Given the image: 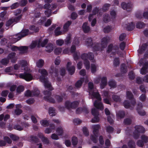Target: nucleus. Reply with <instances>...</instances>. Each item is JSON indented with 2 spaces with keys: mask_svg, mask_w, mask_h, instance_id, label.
Listing matches in <instances>:
<instances>
[{
  "mask_svg": "<svg viewBox=\"0 0 148 148\" xmlns=\"http://www.w3.org/2000/svg\"><path fill=\"white\" fill-rule=\"evenodd\" d=\"M110 40V38L109 37L106 36L101 39L100 44L97 43L92 44L91 38H88L85 41V44L87 47H92L93 50L95 51L101 50L105 48L107 46V43L109 42Z\"/></svg>",
  "mask_w": 148,
  "mask_h": 148,
  "instance_id": "nucleus-1",
  "label": "nucleus"
},
{
  "mask_svg": "<svg viewBox=\"0 0 148 148\" xmlns=\"http://www.w3.org/2000/svg\"><path fill=\"white\" fill-rule=\"evenodd\" d=\"M39 73L41 74L40 77V81L44 83L45 87L48 88L50 90H53V88L51 83L48 82L47 78L46 77L47 75V73L46 70L44 69H40L38 71Z\"/></svg>",
  "mask_w": 148,
  "mask_h": 148,
  "instance_id": "nucleus-2",
  "label": "nucleus"
},
{
  "mask_svg": "<svg viewBox=\"0 0 148 148\" xmlns=\"http://www.w3.org/2000/svg\"><path fill=\"white\" fill-rule=\"evenodd\" d=\"M81 58L84 61V64L87 69H89L90 67V62L87 60L88 58L93 62H95V60L94 59V55L91 52H89L88 54L86 53L83 54L81 56Z\"/></svg>",
  "mask_w": 148,
  "mask_h": 148,
  "instance_id": "nucleus-3",
  "label": "nucleus"
},
{
  "mask_svg": "<svg viewBox=\"0 0 148 148\" xmlns=\"http://www.w3.org/2000/svg\"><path fill=\"white\" fill-rule=\"evenodd\" d=\"M88 86L90 96H91L92 98H96L98 101L101 100V98L97 90L95 88H94L93 83L91 82H89L88 84Z\"/></svg>",
  "mask_w": 148,
  "mask_h": 148,
  "instance_id": "nucleus-4",
  "label": "nucleus"
},
{
  "mask_svg": "<svg viewBox=\"0 0 148 148\" xmlns=\"http://www.w3.org/2000/svg\"><path fill=\"white\" fill-rule=\"evenodd\" d=\"M29 30L25 29L22 30L21 32L18 33L15 35H14L12 39L13 43L16 42L20 40L21 38L23 37L28 34Z\"/></svg>",
  "mask_w": 148,
  "mask_h": 148,
  "instance_id": "nucleus-5",
  "label": "nucleus"
},
{
  "mask_svg": "<svg viewBox=\"0 0 148 148\" xmlns=\"http://www.w3.org/2000/svg\"><path fill=\"white\" fill-rule=\"evenodd\" d=\"M48 42V40L47 39H43L42 38H41L39 39L38 42L37 41L33 42L29 47L31 49H33L36 47L37 44H38V47L41 46L42 47H43Z\"/></svg>",
  "mask_w": 148,
  "mask_h": 148,
  "instance_id": "nucleus-6",
  "label": "nucleus"
},
{
  "mask_svg": "<svg viewBox=\"0 0 148 148\" xmlns=\"http://www.w3.org/2000/svg\"><path fill=\"white\" fill-rule=\"evenodd\" d=\"M100 79H101V82L100 84V88L103 89L105 88L107 84V78L106 77H103L101 78L99 77H98L95 79V83L96 84L99 83Z\"/></svg>",
  "mask_w": 148,
  "mask_h": 148,
  "instance_id": "nucleus-7",
  "label": "nucleus"
},
{
  "mask_svg": "<svg viewBox=\"0 0 148 148\" xmlns=\"http://www.w3.org/2000/svg\"><path fill=\"white\" fill-rule=\"evenodd\" d=\"M93 130V135H92L91 139L95 143L97 142V136L98 135V131L100 128V126L99 125H94L92 126Z\"/></svg>",
  "mask_w": 148,
  "mask_h": 148,
  "instance_id": "nucleus-8",
  "label": "nucleus"
},
{
  "mask_svg": "<svg viewBox=\"0 0 148 148\" xmlns=\"http://www.w3.org/2000/svg\"><path fill=\"white\" fill-rule=\"evenodd\" d=\"M25 72L24 73L19 75V78L24 79L27 81H29L33 79V75L30 73Z\"/></svg>",
  "mask_w": 148,
  "mask_h": 148,
  "instance_id": "nucleus-9",
  "label": "nucleus"
},
{
  "mask_svg": "<svg viewBox=\"0 0 148 148\" xmlns=\"http://www.w3.org/2000/svg\"><path fill=\"white\" fill-rule=\"evenodd\" d=\"M79 103L77 101L71 102L69 101L65 102V105L66 108L68 109H74L76 108L78 105Z\"/></svg>",
  "mask_w": 148,
  "mask_h": 148,
  "instance_id": "nucleus-10",
  "label": "nucleus"
},
{
  "mask_svg": "<svg viewBox=\"0 0 148 148\" xmlns=\"http://www.w3.org/2000/svg\"><path fill=\"white\" fill-rule=\"evenodd\" d=\"M135 131L134 133V137L135 138H137L139 136V133H143L145 131L144 128L141 126L136 125L135 127Z\"/></svg>",
  "mask_w": 148,
  "mask_h": 148,
  "instance_id": "nucleus-11",
  "label": "nucleus"
},
{
  "mask_svg": "<svg viewBox=\"0 0 148 148\" xmlns=\"http://www.w3.org/2000/svg\"><path fill=\"white\" fill-rule=\"evenodd\" d=\"M92 113L94 116V118L91 120V122L93 123H95L98 122L99 119L98 116L99 115L98 111L95 108H92Z\"/></svg>",
  "mask_w": 148,
  "mask_h": 148,
  "instance_id": "nucleus-12",
  "label": "nucleus"
},
{
  "mask_svg": "<svg viewBox=\"0 0 148 148\" xmlns=\"http://www.w3.org/2000/svg\"><path fill=\"white\" fill-rule=\"evenodd\" d=\"M21 70H23L25 72H28L29 70V68L28 67V62L25 60H22L19 62Z\"/></svg>",
  "mask_w": 148,
  "mask_h": 148,
  "instance_id": "nucleus-13",
  "label": "nucleus"
},
{
  "mask_svg": "<svg viewBox=\"0 0 148 148\" xmlns=\"http://www.w3.org/2000/svg\"><path fill=\"white\" fill-rule=\"evenodd\" d=\"M46 20V19L45 17L41 18L37 23L38 25H43L45 27H48L50 25L51 23V20L49 19H48L45 23Z\"/></svg>",
  "mask_w": 148,
  "mask_h": 148,
  "instance_id": "nucleus-14",
  "label": "nucleus"
},
{
  "mask_svg": "<svg viewBox=\"0 0 148 148\" xmlns=\"http://www.w3.org/2000/svg\"><path fill=\"white\" fill-rule=\"evenodd\" d=\"M44 94L46 95V96L44 97L45 100L52 103L55 102V100L50 96L51 94V92L46 91L44 92Z\"/></svg>",
  "mask_w": 148,
  "mask_h": 148,
  "instance_id": "nucleus-15",
  "label": "nucleus"
},
{
  "mask_svg": "<svg viewBox=\"0 0 148 148\" xmlns=\"http://www.w3.org/2000/svg\"><path fill=\"white\" fill-rule=\"evenodd\" d=\"M71 62H68L67 64L66 69L69 73L72 75L75 72V67L73 66H71Z\"/></svg>",
  "mask_w": 148,
  "mask_h": 148,
  "instance_id": "nucleus-16",
  "label": "nucleus"
},
{
  "mask_svg": "<svg viewBox=\"0 0 148 148\" xmlns=\"http://www.w3.org/2000/svg\"><path fill=\"white\" fill-rule=\"evenodd\" d=\"M136 103L135 100L133 99L131 101V103H130L127 100L125 101L123 103V106L125 108H128L134 106Z\"/></svg>",
  "mask_w": 148,
  "mask_h": 148,
  "instance_id": "nucleus-17",
  "label": "nucleus"
},
{
  "mask_svg": "<svg viewBox=\"0 0 148 148\" xmlns=\"http://www.w3.org/2000/svg\"><path fill=\"white\" fill-rule=\"evenodd\" d=\"M119 50V47L116 46H113L112 44L110 45L108 47L107 51L110 52L112 51V53L117 52Z\"/></svg>",
  "mask_w": 148,
  "mask_h": 148,
  "instance_id": "nucleus-18",
  "label": "nucleus"
},
{
  "mask_svg": "<svg viewBox=\"0 0 148 148\" xmlns=\"http://www.w3.org/2000/svg\"><path fill=\"white\" fill-rule=\"evenodd\" d=\"M148 62H146L144 64L143 67L140 71V73L142 75L145 74L148 72Z\"/></svg>",
  "mask_w": 148,
  "mask_h": 148,
  "instance_id": "nucleus-19",
  "label": "nucleus"
},
{
  "mask_svg": "<svg viewBox=\"0 0 148 148\" xmlns=\"http://www.w3.org/2000/svg\"><path fill=\"white\" fill-rule=\"evenodd\" d=\"M121 6L123 9L127 10V11H129L128 9L132 7V5L131 3H128L127 4L124 2L122 3Z\"/></svg>",
  "mask_w": 148,
  "mask_h": 148,
  "instance_id": "nucleus-20",
  "label": "nucleus"
},
{
  "mask_svg": "<svg viewBox=\"0 0 148 148\" xmlns=\"http://www.w3.org/2000/svg\"><path fill=\"white\" fill-rule=\"evenodd\" d=\"M94 105L96 108L101 110H102L104 108L102 103L101 102L98 101H96L95 102Z\"/></svg>",
  "mask_w": 148,
  "mask_h": 148,
  "instance_id": "nucleus-21",
  "label": "nucleus"
},
{
  "mask_svg": "<svg viewBox=\"0 0 148 148\" xmlns=\"http://www.w3.org/2000/svg\"><path fill=\"white\" fill-rule=\"evenodd\" d=\"M36 91H37V94H33L32 92H31L29 90H28L25 92V96L27 97L37 96L40 93V92L39 90H37Z\"/></svg>",
  "mask_w": 148,
  "mask_h": 148,
  "instance_id": "nucleus-22",
  "label": "nucleus"
},
{
  "mask_svg": "<svg viewBox=\"0 0 148 148\" xmlns=\"http://www.w3.org/2000/svg\"><path fill=\"white\" fill-rule=\"evenodd\" d=\"M82 28L83 31L85 33H88L90 30V28L88 25L87 23L86 22L84 23L82 26Z\"/></svg>",
  "mask_w": 148,
  "mask_h": 148,
  "instance_id": "nucleus-23",
  "label": "nucleus"
},
{
  "mask_svg": "<svg viewBox=\"0 0 148 148\" xmlns=\"http://www.w3.org/2000/svg\"><path fill=\"white\" fill-rule=\"evenodd\" d=\"M142 107V105L141 103L138 105L137 110L138 114L141 115H144L146 113L144 111L141 109Z\"/></svg>",
  "mask_w": 148,
  "mask_h": 148,
  "instance_id": "nucleus-24",
  "label": "nucleus"
},
{
  "mask_svg": "<svg viewBox=\"0 0 148 148\" xmlns=\"http://www.w3.org/2000/svg\"><path fill=\"white\" fill-rule=\"evenodd\" d=\"M55 129V127L53 124H51L49 127H47L45 129V132L46 134H49L51 133Z\"/></svg>",
  "mask_w": 148,
  "mask_h": 148,
  "instance_id": "nucleus-25",
  "label": "nucleus"
},
{
  "mask_svg": "<svg viewBox=\"0 0 148 148\" xmlns=\"http://www.w3.org/2000/svg\"><path fill=\"white\" fill-rule=\"evenodd\" d=\"M54 48L53 45L51 44H49L46 47V51L48 52H50L53 51Z\"/></svg>",
  "mask_w": 148,
  "mask_h": 148,
  "instance_id": "nucleus-26",
  "label": "nucleus"
},
{
  "mask_svg": "<svg viewBox=\"0 0 148 148\" xmlns=\"http://www.w3.org/2000/svg\"><path fill=\"white\" fill-rule=\"evenodd\" d=\"M82 111L87 113L88 112V110L86 107H84L83 109L81 108H79L77 109L76 112L77 114H79L81 113Z\"/></svg>",
  "mask_w": 148,
  "mask_h": 148,
  "instance_id": "nucleus-27",
  "label": "nucleus"
},
{
  "mask_svg": "<svg viewBox=\"0 0 148 148\" xmlns=\"http://www.w3.org/2000/svg\"><path fill=\"white\" fill-rule=\"evenodd\" d=\"M98 67V65L95 64H91V70L92 73H95L97 71Z\"/></svg>",
  "mask_w": 148,
  "mask_h": 148,
  "instance_id": "nucleus-28",
  "label": "nucleus"
},
{
  "mask_svg": "<svg viewBox=\"0 0 148 148\" xmlns=\"http://www.w3.org/2000/svg\"><path fill=\"white\" fill-rule=\"evenodd\" d=\"M44 61L42 59H40L38 60L36 62V66L39 68L42 67L44 65Z\"/></svg>",
  "mask_w": 148,
  "mask_h": 148,
  "instance_id": "nucleus-29",
  "label": "nucleus"
},
{
  "mask_svg": "<svg viewBox=\"0 0 148 148\" xmlns=\"http://www.w3.org/2000/svg\"><path fill=\"white\" fill-rule=\"evenodd\" d=\"M125 115V112L123 111H119L116 114L117 116L118 119L123 118Z\"/></svg>",
  "mask_w": 148,
  "mask_h": 148,
  "instance_id": "nucleus-30",
  "label": "nucleus"
},
{
  "mask_svg": "<svg viewBox=\"0 0 148 148\" xmlns=\"http://www.w3.org/2000/svg\"><path fill=\"white\" fill-rule=\"evenodd\" d=\"M147 45V44H143L142 47H140L138 50V52L139 53L141 54L143 51L145 50Z\"/></svg>",
  "mask_w": 148,
  "mask_h": 148,
  "instance_id": "nucleus-31",
  "label": "nucleus"
},
{
  "mask_svg": "<svg viewBox=\"0 0 148 148\" xmlns=\"http://www.w3.org/2000/svg\"><path fill=\"white\" fill-rule=\"evenodd\" d=\"M84 80V78H81L78 80L75 84V86L77 88H79L82 86L83 82Z\"/></svg>",
  "mask_w": 148,
  "mask_h": 148,
  "instance_id": "nucleus-32",
  "label": "nucleus"
},
{
  "mask_svg": "<svg viewBox=\"0 0 148 148\" xmlns=\"http://www.w3.org/2000/svg\"><path fill=\"white\" fill-rule=\"evenodd\" d=\"M40 136L39 137L40 138H42V141L46 144H48L49 143V141L48 139L45 137L43 136L42 134H40Z\"/></svg>",
  "mask_w": 148,
  "mask_h": 148,
  "instance_id": "nucleus-33",
  "label": "nucleus"
},
{
  "mask_svg": "<svg viewBox=\"0 0 148 148\" xmlns=\"http://www.w3.org/2000/svg\"><path fill=\"white\" fill-rule=\"evenodd\" d=\"M56 132L59 136L62 135L64 133V132L62 128L60 127H58L56 130Z\"/></svg>",
  "mask_w": 148,
  "mask_h": 148,
  "instance_id": "nucleus-34",
  "label": "nucleus"
},
{
  "mask_svg": "<svg viewBox=\"0 0 148 148\" xmlns=\"http://www.w3.org/2000/svg\"><path fill=\"white\" fill-rule=\"evenodd\" d=\"M108 84L109 86L111 88H115L116 86V83L113 80H110L109 81Z\"/></svg>",
  "mask_w": 148,
  "mask_h": 148,
  "instance_id": "nucleus-35",
  "label": "nucleus"
},
{
  "mask_svg": "<svg viewBox=\"0 0 148 148\" xmlns=\"http://www.w3.org/2000/svg\"><path fill=\"white\" fill-rule=\"evenodd\" d=\"M113 100L115 102H119L121 101V99L119 96L116 95H114L112 96Z\"/></svg>",
  "mask_w": 148,
  "mask_h": 148,
  "instance_id": "nucleus-36",
  "label": "nucleus"
},
{
  "mask_svg": "<svg viewBox=\"0 0 148 148\" xmlns=\"http://www.w3.org/2000/svg\"><path fill=\"white\" fill-rule=\"evenodd\" d=\"M71 24V22L70 21H68L64 25L63 31L64 32H66L68 30V28Z\"/></svg>",
  "mask_w": 148,
  "mask_h": 148,
  "instance_id": "nucleus-37",
  "label": "nucleus"
},
{
  "mask_svg": "<svg viewBox=\"0 0 148 148\" xmlns=\"http://www.w3.org/2000/svg\"><path fill=\"white\" fill-rule=\"evenodd\" d=\"M7 8H8L6 7H2L1 8V9L4 10L1 13V18H3L4 16L6 14L7 12L6 10Z\"/></svg>",
  "mask_w": 148,
  "mask_h": 148,
  "instance_id": "nucleus-38",
  "label": "nucleus"
},
{
  "mask_svg": "<svg viewBox=\"0 0 148 148\" xmlns=\"http://www.w3.org/2000/svg\"><path fill=\"white\" fill-rule=\"evenodd\" d=\"M49 114L51 116H55L56 114V111L54 108L51 107L49 109Z\"/></svg>",
  "mask_w": 148,
  "mask_h": 148,
  "instance_id": "nucleus-39",
  "label": "nucleus"
},
{
  "mask_svg": "<svg viewBox=\"0 0 148 148\" xmlns=\"http://www.w3.org/2000/svg\"><path fill=\"white\" fill-rule=\"evenodd\" d=\"M134 27V25L132 23L128 24L126 28L128 30L131 31L133 29Z\"/></svg>",
  "mask_w": 148,
  "mask_h": 148,
  "instance_id": "nucleus-40",
  "label": "nucleus"
},
{
  "mask_svg": "<svg viewBox=\"0 0 148 148\" xmlns=\"http://www.w3.org/2000/svg\"><path fill=\"white\" fill-rule=\"evenodd\" d=\"M28 47L26 46H21L19 47V50L22 53H24L27 51Z\"/></svg>",
  "mask_w": 148,
  "mask_h": 148,
  "instance_id": "nucleus-41",
  "label": "nucleus"
},
{
  "mask_svg": "<svg viewBox=\"0 0 148 148\" xmlns=\"http://www.w3.org/2000/svg\"><path fill=\"white\" fill-rule=\"evenodd\" d=\"M60 27H58L55 30V35L58 36L62 34V32L60 31Z\"/></svg>",
  "mask_w": 148,
  "mask_h": 148,
  "instance_id": "nucleus-42",
  "label": "nucleus"
},
{
  "mask_svg": "<svg viewBox=\"0 0 148 148\" xmlns=\"http://www.w3.org/2000/svg\"><path fill=\"white\" fill-rule=\"evenodd\" d=\"M10 118V116L9 115L7 114H6L4 116L3 114L1 115V121L3 118L4 121H6L8 120Z\"/></svg>",
  "mask_w": 148,
  "mask_h": 148,
  "instance_id": "nucleus-43",
  "label": "nucleus"
},
{
  "mask_svg": "<svg viewBox=\"0 0 148 148\" xmlns=\"http://www.w3.org/2000/svg\"><path fill=\"white\" fill-rule=\"evenodd\" d=\"M24 90V87L22 86H19L16 89V91L17 93H20L23 91Z\"/></svg>",
  "mask_w": 148,
  "mask_h": 148,
  "instance_id": "nucleus-44",
  "label": "nucleus"
},
{
  "mask_svg": "<svg viewBox=\"0 0 148 148\" xmlns=\"http://www.w3.org/2000/svg\"><path fill=\"white\" fill-rule=\"evenodd\" d=\"M41 124L43 126L46 127L48 126L49 123L47 120H43L40 121Z\"/></svg>",
  "mask_w": 148,
  "mask_h": 148,
  "instance_id": "nucleus-45",
  "label": "nucleus"
},
{
  "mask_svg": "<svg viewBox=\"0 0 148 148\" xmlns=\"http://www.w3.org/2000/svg\"><path fill=\"white\" fill-rule=\"evenodd\" d=\"M141 138L144 143H146L148 142V137L145 135H142Z\"/></svg>",
  "mask_w": 148,
  "mask_h": 148,
  "instance_id": "nucleus-46",
  "label": "nucleus"
},
{
  "mask_svg": "<svg viewBox=\"0 0 148 148\" xmlns=\"http://www.w3.org/2000/svg\"><path fill=\"white\" fill-rule=\"evenodd\" d=\"M133 96L132 93L129 91H127L126 92V97L127 98L130 99L133 97Z\"/></svg>",
  "mask_w": 148,
  "mask_h": 148,
  "instance_id": "nucleus-47",
  "label": "nucleus"
},
{
  "mask_svg": "<svg viewBox=\"0 0 148 148\" xmlns=\"http://www.w3.org/2000/svg\"><path fill=\"white\" fill-rule=\"evenodd\" d=\"M15 23L13 21V19L12 18L11 19H9L8 21L6 23V26L7 27L10 26L13 23Z\"/></svg>",
  "mask_w": 148,
  "mask_h": 148,
  "instance_id": "nucleus-48",
  "label": "nucleus"
},
{
  "mask_svg": "<svg viewBox=\"0 0 148 148\" xmlns=\"http://www.w3.org/2000/svg\"><path fill=\"white\" fill-rule=\"evenodd\" d=\"M111 30V27L109 26L106 27L103 29V32L105 33H108Z\"/></svg>",
  "mask_w": 148,
  "mask_h": 148,
  "instance_id": "nucleus-49",
  "label": "nucleus"
},
{
  "mask_svg": "<svg viewBox=\"0 0 148 148\" xmlns=\"http://www.w3.org/2000/svg\"><path fill=\"white\" fill-rule=\"evenodd\" d=\"M110 6V5L109 4H105L102 7V9L103 10L105 11L109 9V7Z\"/></svg>",
  "mask_w": 148,
  "mask_h": 148,
  "instance_id": "nucleus-50",
  "label": "nucleus"
},
{
  "mask_svg": "<svg viewBox=\"0 0 148 148\" xmlns=\"http://www.w3.org/2000/svg\"><path fill=\"white\" fill-rule=\"evenodd\" d=\"M121 72L123 73H125L127 72L126 67L125 64H123L121 65Z\"/></svg>",
  "mask_w": 148,
  "mask_h": 148,
  "instance_id": "nucleus-51",
  "label": "nucleus"
},
{
  "mask_svg": "<svg viewBox=\"0 0 148 148\" xmlns=\"http://www.w3.org/2000/svg\"><path fill=\"white\" fill-rule=\"evenodd\" d=\"M10 137L13 140L16 141L19 139V137L15 135L11 134L10 135Z\"/></svg>",
  "mask_w": 148,
  "mask_h": 148,
  "instance_id": "nucleus-52",
  "label": "nucleus"
},
{
  "mask_svg": "<svg viewBox=\"0 0 148 148\" xmlns=\"http://www.w3.org/2000/svg\"><path fill=\"white\" fill-rule=\"evenodd\" d=\"M62 51V49L61 48H58L55 49L54 52L56 54L58 55L61 53Z\"/></svg>",
  "mask_w": 148,
  "mask_h": 148,
  "instance_id": "nucleus-53",
  "label": "nucleus"
},
{
  "mask_svg": "<svg viewBox=\"0 0 148 148\" xmlns=\"http://www.w3.org/2000/svg\"><path fill=\"white\" fill-rule=\"evenodd\" d=\"M119 59L118 58H116L114 61V65L115 66H117L119 65Z\"/></svg>",
  "mask_w": 148,
  "mask_h": 148,
  "instance_id": "nucleus-54",
  "label": "nucleus"
},
{
  "mask_svg": "<svg viewBox=\"0 0 148 148\" xmlns=\"http://www.w3.org/2000/svg\"><path fill=\"white\" fill-rule=\"evenodd\" d=\"M145 26V24L144 23L139 22L137 23L136 27L137 28H141Z\"/></svg>",
  "mask_w": 148,
  "mask_h": 148,
  "instance_id": "nucleus-55",
  "label": "nucleus"
},
{
  "mask_svg": "<svg viewBox=\"0 0 148 148\" xmlns=\"http://www.w3.org/2000/svg\"><path fill=\"white\" fill-rule=\"evenodd\" d=\"M128 145L130 148H134L135 146V143L132 141H130L128 143Z\"/></svg>",
  "mask_w": 148,
  "mask_h": 148,
  "instance_id": "nucleus-56",
  "label": "nucleus"
},
{
  "mask_svg": "<svg viewBox=\"0 0 148 148\" xmlns=\"http://www.w3.org/2000/svg\"><path fill=\"white\" fill-rule=\"evenodd\" d=\"M29 29L30 30L34 31L35 32H38L39 30V29L38 28L36 27L34 25L31 26Z\"/></svg>",
  "mask_w": 148,
  "mask_h": 148,
  "instance_id": "nucleus-57",
  "label": "nucleus"
},
{
  "mask_svg": "<svg viewBox=\"0 0 148 148\" xmlns=\"http://www.w3.org/2000/svg\"><path fill=\"white\" fill-rule=\"evenodd\" d=\"M51 137L53 140H57L59 139L58 135L55 133L52 134L51 136Z\"/></svg>",
  "mask_w": 148,
  "mask_h": 148,
  "instance_id": "nucleus-58",
  "label": "nucleus"
},
{
  "mask_svg": "<svg viewBox=\"0 0 148 148\" xmlns=\"http://www.w3.org/2000/svg\"><path fill=\"white\" fill-rule=\"evenodd\" d=\"M72 143L73 145H76L77 143V138L75 137H73L72 139Z\"/></svg>",
  "mask_w": 148,
  "mask_h": 148,
  "instance_id": "nucleus-59",
  "label": "nucleus"
},
{
  "mask_svg": "<svg viewBox=\"0 0 148 148\" xmlns=\"http://www.w3.org/2000/svg\"><path fill=\"white\" fill-rule=\"evenodd\" d=\"M22 16V15H20L16 18H12L14 22L17 23L20 20Z\"/></svg>",
  "mask_w": 148,
  "mask_h": 148,
  "instance_id": "nucleus-60",
  "label": "nucleus"
},
{
  "mask_svg": "<svg viewBox=\"0 0 148 148\" xmlns=\"http://www.w3.org/2000/svg\"><path fill=\"white\" fill-rule=\"evenodd\" d=\"M55 98L56 100V101L58 102H59L62 101V97L59 95H56V96Z\"/></svg>",
  "mask_w": 148,
  "mask_h": 148,
  "instance_id": "nucleus-61",
  "label": "nucleus"
},
{
  "mask_svg": "<svg viewBox=\"0 0 148 148\" xmlns=\"http://www.w3.org/2000/svg\"><path fill=\"white\" fill-rule=\"evenodd\" d=\"M56 44L59 46H61L64 43V41L63 40L59 39L56 41Z\"/></svg>",
  "mask_w": 148,
  "mask_h": 148,
  "instance_id": "nucleus-62",
  "label": "nucleus"
},
{
  "mask_svg": "<svg viewBox=\"0 0 148 148\" xmlns=\"http://www.w3.org/2000/svg\"><path fill=\"white\" fill-rule=\"evenodd\" d=\"M109 15L108 14H105L103 18V21L106 23L109 20Z\"/></svg>",
  "mask_w": 148,
  "mask_h": 148,
  "instance_id": "nucleus-63",
  "label": "nucleus"
},
{
  "mask_svg": "<svg viewBox=\"0 0 148 148\" xmlns=\"http://www.w3.org/2000/svg\"><path fill=\"white\" fill-rule=\"evenodd\" d=\"M15 56V53L14 52L11 53H10L8 56V58L11 59Z\"/></svg>",
  "mask_w": 148,
  "mask_h": 148,
  "instance_id": "nucleus-64",
  "label": "nucleus"
}]
</instances>
